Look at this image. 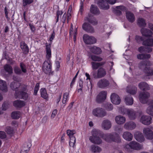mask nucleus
<instances>
[{
    "instance_id": "412c9836",
    "label": "nucleus",
    "mask_w": 153,
    "mask_h": 153,
    "mask_svg": "<svg viewBox=\"0 0 153 153\" xmlns=\"http://www.w3.org/2000/svg\"><path fill=\"white\" fill-rule=\"evenodd\" d=\"M85 20L94 25H96L98 23L97 21L96 18L91 16V14H88V17H85Z\"/></svg>"
},
{
    "instance_id": "6e6d98bb",
    "label": "nucleus",
    "mask_w": 153,
    "mask_h": 153,
    "mask_svg": "<svg viewBox=\"0 0 153 153\" xmlns=\"http://www.w3.org/2000/svg\"><path fill=\"white\" fill-rule=\"evenodd\" d=\"M39 83H37L36 85L35 86L34 90V93L33 95H36L37 94V92L39 89Z\"/></svg>"
},
{
    "instance_id": "0e129e2a",
    "label": "nucleus",
    "mask_w": 153,
    "mask_h": 153,
    "mask_svg": "<svg viewBox=\"0 0 153 153\" xmlns=\"http://www.w3.org/2000/svg\"><path fill=\"white\" fill-rule=\"evenodd\" d=\"M7 60L8 61V62L10 64L13 65L16 62L13 60L12 58H9Z\"/></svg>"
},
{
    "instance_id": "c03bdc74",
    "label": "nucleus",
    "mask_w": 153,
    "mask_h": 153,
    "mask_svg": "<svg viewBox=\"0 0 153 153\" xmlns=\"http://www.w3.org/2000/svg\"><path fill=\"white\" fill-rule=\"evenodd\" d=\"M91 52L94 53L96 54H100L102 51L101 49L99 48L96 46H94L91 49Z\"/></svg>"
},
{
    "instance_id": "09e8293b",
    "label": "nucleus",
    "mask_w": 153,
    "mask_h": 153,
    "mask_svg": "<svg viewBox=\"0 0 153 153\" xmlns=\"http://www.w3.org/2000/svg\"><path fill=\"white\" fill-rule=\"evenodd\" d=\"M5 131L8 134L13 135L14 133V129L13 127L7 126L5 128Z\"/></svg>"
},
{
    "instance_id": "8fccbe9b",
    "label": "nucleus",
    "mask_w": 153,
    "mask_h": 153,
    "mask_svg": "<svg viewBox=\"0 0 153 153\" xmlns=\"http://www.w3.org/2000/svg\"><path fill=\"white\" fill-rule=\"evenodd\" d=\"M89 57L94 61H100L102 60V59L100 57L94 55H90Z\"/></svg>"
},
{
    "instance_id": "dca6fc26",
    "label": "nucleus",
    "mask_w": 153,
    "mask_h": 153,
    "mask_svg": "<svg viewBox=\"0 0 153 153\" xmlns=\"http://www.w3.org/2000/svg\"><path fill=\"white\" fill-rule=\"evenodd\" d=\"M152 65L151 62L149 60L142 61L140 62L138 65L139 68L140 69H145V67H147V66H150Z\"/></svg>"
},
{
    "instance_id": "338daca9",
    "label": "nucleus",
    "mask_w": 153,
    "mask_h": 153,
    "mask_svg": "<svg viewBox=\"0 0 153 153\" xmlns=\"http://www.w3.org/2000/svg\"><path fill=\"white\" fill-rule=\"evenodd\" d=\"M67 100V93H65L63 95V99L62 101V103L64 104H66Z\"/></svg>"
},
{
    "instance_id": "3c124183",
    "label": "nucleus",
    "mask_w": 153,
    "mask_h": 153,
    "mask_svg": "<svg viewBox=\"0 0 153 153\" xmlns=\"http://www.w3.org/2000/svg\"><path fill=\"white\" fill-rule=\"evenodd\" d=\"M91 150L94 152H100L101 151V149L98 146L93 145L91 146Z\"/></svg>"
},
{
    "instance_id": "f8f14e48",
    "label": "nucleus",
    "mask_w": 153,
    "mask_h": 153,
    "mask_svg": "<svg viewBox=\"0 0 153 153\" xmlns=\"http://www.w3.org/2000/svg\"><path fill=\"white\" fill-rule=\"evenodd\" d=\"M107 92L106 91H101L97 96L96 98V101L98 103H101L103 102L105 100Z\"/></svg>"
},
{
    "instance_id": "6ab92c4d",
    "label": "nucleus",
    "mask_w": 153,
    "mask_h": 153,
    "mask_svg": "<svg viewBox=\"0 0 153 153\" xmlns=\"http://www.w3.org/2000/svg\"><path fill=\"white\" fill-rule=\"evenodd\" d=\"M141 33L143 36L147 38H150L152 36L153 33L150 30L143 28L140 30Z\"/></svg>"
},
{
    "instance_id": "7ed1b4c3",
    "label": "nucleus",
    "mask_w": 153,
    "mask_h": 153,
    "mask_svg": "<svg viewBox=\"0 0 153 153\" xmlns=\"http://www.w3.org/2000/svg\"><path fill=\"white\" fill-rule=\"evenodd\" d=\"M103 138L105 141L108 142L113 141L119 143L120 141L119 135L116 133L105 134L103 135Z\"/></svg>"
},
{
    "instance_id": "f704fd0d",
    "label": "nucleus",
    "mask_w": 153,
    "mask_h": 153,
    "mask_svg": "<svg viewBox=\"0 0 153 153\" xmlns=\"http://www.w3.org/2000/svg\"><path fill=\"white\" fill-rule=\"evenodd\" d=\"M105 64V62H91V64L92 65V68L93 70L97 69L99 67L102 66Z\"/></svg>"
},
{
    "instance_id": "393cba45",
    "label": "nucleus",
    "mask_w": 153,
    "mask_h": 153,
    "mask_svg": "<svg viewBox=\"0 0 153 153\" xmlns=\"http://www.w3.org/2000/svg\"><path fill=\"white\" fill-rule=\"evenodd\" d=\"M102 126L105 130H108L111 127V123L109 120H105L102 123Z\"/></svg>"
},
{
    "instance_id": "39448f33",
    "label": "nucleus",
    "mask_w": 153,
    "mask_h": 153,
    "mask_svg": "<svg viewBox=\"0 0 153 153\" xmlns=\"http://www.w3.org/2000/svg\"><path fill=\"white\" fill-rule=\"evenodd\" d=\"M20 67L16 66L13 67L14 71L16 74L21 75L23 74L22 73L25 74L27 73V67L25 63L21 62L20 63Z\"/></svg>"
},
{
    "instance_id": "4d7b16f0",
    "label": "nucleus",
    "mask_w": 153,
    "mask_h": 153,
    "mask_svg": "<svg viewBox=\"0 0 153 153\" xmlns=\"http://www.w3.org/2000/svg\"><path fill=\"white\" fill-rule=\"evenodd\" d=\"M105 108L108 111L111 110L113 109L112 105L109 103H107L105 105Z\"/></svg>"
},
{
    "instance_id": "603ef678",
    "label": "nucleus",
    "mask_w": 153,
    "mask_h": 153,
    "mask_svg": "<svg viewBox=\"0 0 153 153\" xmlns=\"http://www.w3.org/2000/svg\"><path fill=\"white\" fill-rule=\"evenodd\" d=\"M55 35V33L54 30H53V32L51 34V35L50 36V43L48 44V43H46L45 44V45H46H46H49V44L50 45V49H51V45L52 44V40L54 39Z\"/></svg>"
},
{
    "instance_id": "c85d7f7f",
    "label": "nucleus",
    "mask_w": 153,
    "mask_h": 153,
    "mask_svg": "<svg viewBox=\"0 0 153 153\" xmlns=\"http://www.w3.org/2000/svg\"><path fill=\"white\" fill-rule=\"evenodd\" d=\"M137 88L134 86H128L126 89L127 93L132 95L135 94L137 92Z\"/></svg>"
},
{
    "instance_id": "a18cd8bd",
    "label": "nucleus",
    "mask_w": 153,
    "mask_h": 153,
    "mask_svg": "<svg viewBox=\"0 0 153 153\" xmlns=\"http://www.w3.org/2000/svg\"><path fill=\"white\" fill-rule=\"evenodd\" d=\"M144 72L148 75H153V69L150 67H145Z\"/></svg>"
},
{
    "instance_id": "20e7f679",
    "label": "nucleus",
    "mask_w": 153,
    "mask_h": 153,
    "mask_svg": "<svg viewBox=\"0 0 153 153\" xmlns=\"http://www.w3.org/2000/svg\"><path fill=\"white\" fill-rule=\"evenodd\" d=\"M92 136L90 137L89 139L92 143L97 144H100L102 142L101 140L99 137L100 132L98 131L94 130L92 131Z\"/></svg>"
},
{
    "instance_id": "cd10ccee",
    "label": "nucleus",
    "mask_w": 153,
    "mask_h": 153,
    "mask_svg": "<svg viewBox=\"0 0 153 153\" xmlns=\"http://www.w3.org/2000/svg\"><path fill=\"white\" fill-rule=\"evenodd\" d=\"M126 16L127 19L130 22L132 23L135 21V17L134 15L131 12L129 11L126 12Z\"/></svg>"
},
{
    "instance_id": "72a5a7b5",
    "label": "nucleus",
    "mask_w": 153,
    "mask_h": 153,
    "mask_svg": "<svg viewBox=\"0 0 153 153\" xmlns=\"http://www.w3.org/2000/svg\"><path fill=\"white\" fill-rule=\"evenodd\" d=\"M123 137L128 141H131L133 138V135L130 132L128 131L125 132L123 135Z\"/></svg>"
},
{
    "instance_id": "a878e982",
    "label": "nucleus",
    "mask_w": 153,
    "mask_h": 153,
    "mask_svg": "<svg viewBox=\"0 0 153 153\" xmlns=\"http://www.w3.org/2000/svg\"><path fill=\"white\" fill-rule=\"evenodd\" d=\"M143 45L152 47L153 46V36L143 41L142 43Z\"/></svg>"
},
{
    "instance_id": "bf43d9fd",
    "label": "nucleus",
    "mask_w": 153,
    "mask_h": 153,
    "mask_svg": "<svg viewBox=\"0 0 153 153\" xmlns=\"http://www.w3.org/2000/svg\"><path fill=\"white\" fill-rule=\"evenodd\" d=\"M72 10V6L70 5L68 10V20L69 19H70V16H71Z\"/></svg>"
},
{
    "instance_id": "5fc2aeb1",
    "label": "nucleus",
    "mask_w": 153,
    "mask_h": 153,
    "mask_svg": "<svg viewBox=\"0 0 153 153\" xmlns=\"http://www.w3.org/2000/svg\"><path fill=\"white\" fill-rule=\"evenodd\" d=\"M135 39L136 42L139 44L142 41L143 42L144 41L143 38L142 36H136Z\"/></svg>"
},
{
    "instance_id": "49530a36",
    "label": "nucleus",
    "mask_w": 153,
    "mask_h": 153,
    "mask_svg": "<svg viewBox=\"0 0 153 153\" xmlns=\"http://www.w3.org/2000/svg\"><path fill=\"white\" fill-rule=\"evenodd\" d=\"M20 112L19 111H14L12 112L11 117L13 119H17L19 118L20 117Z\"/></svg>"
},
{
    "instance_id": "0eeeda50",
    "label": "nucleus",
    "mask_w": 153,
    "mask_h": 153,
    "mask_svg": "<svg viewBox=\"0 0 153 153\" xmlns=\"http://www.w3.org/2000/svg\"><path fill=\"white\" fill-rule=\"evenodd\" d=\"M92 113L94 116L98 117H102L106 114L104 109L100 107L94 109Z\"/></svg>"
},
{
    "instance_id": "2f4dec72",
    "label": "nucleus",
    "mask_w": 153,
    "mask_h": 153,
    "mask_svg": "<svg viewBox=\"0 0 153 153\" xmlns=\"http://www.w3.org/2000/svg\"><path fill=\"white\" fill-rule=\"evenodd\" d=\"M115 120L118 124H122L125 122L126 118L122 116L118 115L115 117Z\"/></svg>"
},
{
    "instance_id": "f257e3e1",
    "label": "nucleus",
    "mask_w": 153,
    "mask_h": 153,
    "mask_svg": "<svg viewBox=\"0 0 153 153\" xmlns=\"http://www.w3.org/2000/svg\"><path fill=\"white\" fill-rule=\"evenodd\" d=\"M46 58L43 64L42 69L43 72L46 74L49 75L52 74L53 72H51L52 66L50 58L51 56V50L50 49V45H46Z\"/></svg>"
},
{
    "instance_id": "5701e85b",
    "label": "nucleus",
    "mask_w": 153,
    "mask_h": 153,
    "mask_svg": "<svg viewBox=\"0 0 153 153\" xmlns=\"http://www.w3.org/2000/svg\"><path fill=\"white\" fill-rule=\"evenodd\" d=\"M136 124L133 121H130L126 123L124 126L125 128L127 130H132L135 128Z\"/></svg>"
},
{
    "instance_id": "4468645a",
    "label": "nucleus",
    "mask_w": 153,
    "mask_h": 153,
    "mask_svg": "<svg viewBox=\"0 0 153 153\" xmlns=\"http://www.w3.org/2000/svg\"><path fill=\"white\" fill-rule=\"evenodd\" d=\"M83 29L87 32L90 33H93L95 32L94 28L88 23H84L82 25Z\"/></svg>"
},
{
    "instance_id": "e2e57ef3",
    "label": "nucleus",
    "mask_w": 153,
    "mask_h": 153,
    "mask_svg": "<svg viewBox=\"0 0 153 153\" xmlns=\"http://www.w3.org/2000/svg\"><path fill=\"white\" fill-rule=\"evenodd\" d=\"M13 79L14 81L17 82H19L21 81L22 79L20 77L15 76H13Z\"/></svg>"
},
{
    "instance_id": "f3484780",
    "label": "nucleus",
    "mask_w": 153,
    "mask_h": 153,
    "mask_svg": "<svg viewBox=\"0 0 153 153\" xmlns=\"http://www.w3.org/2000/svg\"><path fill=\"white\" fill-rule=\"evenodd\" d=\"M140 121L144 125H149L152 122V118L150 116H143L141 117Z\"/></svg>"
},
{
    "instance_id": "c9c22d12",
    "label": "nucleus",
    "mask_w": 153,
    "mask_h": 153,
    "mask_svg": "<svg viewBox=\"0 0 153 153\" xmlns=\"http://www.w3.org/2000/svg\"><path fill=\"white\" fill-rule=\"evenodd\" d=\"M134 137L136 140L140 142H142L144 140V137L142 133L137 132Z\"/></svg>"
},
{
    "instance_id": "2eb2a0df",
    "label": "nucleus",
    "mask_w": 153,
    "mask_h": 153,
    "mask_svg": "<svg viewBox=\"0 0 153 153\" xmlns=\"http://www.w3.org/2000/svg\"><path fill=\"white\" fill-rule=\"evenodd\" d=\"M143 133L147 139L152 140L153 139V132L149 128H144L143 129Z\"/></svg>"
},
{
    "instance_id": "ea45409f",
    "label": "nucleus",
    "mask_w": 153,
    "mask_h": 153,
    "mask_svg": "<svg viewBox=\"0 0 153 153\" xmlns=\"http://www.w3.org/2000/svg\"><path fill=\"white\" fill-rule=\"evenodd\" d=\"M138 86L141 90L143 91L149 90L150 89L148 85L145 82H140Z\"/></svg>"
},
{
    "instance_id": "aec40b11",
    "label": "nucleus",
    "mask_w": 153,
    "mask_h": 153,
    "mask_svg": "<svg viewBox=\"0 0 153 153\" xmlns=\"http://www.w3.org/2000/svg\"><path fill=\"white\" fill-rule=\"evenodd\" d=\"M20 47L24 54L27 55L28 53L29 48L26 44L23 41L20 43Z\"/></svg>"
},
{
    "instance_id": "4be33fe9",
    "label": "nucleus",
    "mask_w": 153,
    "mask_h": 153,
    "mask_svg": "<svg viewBox=\"0 0 153 153\" xmlns=\"http://www.w3.org/2000/svg\"><path fill=\"white\" fill-rule=\"evenodd\" d=\"M107 2L103 0H100L98 1L97 4L100 8L104 10H108L109 8V7L108 3V2L107 1Z\"/></svg>"
},
{
    "instance_id": "13d9d810",
    "label": "nucleus",
    "mask_w": 153,
    "mask_h": 153,
    "mask_svg": "<svg viewBox=\"0 0 153 153\" xmlns=\"http://www.w3.org/2000/svg\"><path fill=\"white\" fill-rule=\"evenodd\" d=\"M8 105L9 104L7 102H4L2 105V110L4 111L6 110L8 108Z\"/></svg>"
},
{
    "instance_id": "58836bf2",
    "label": "nucleus",
    "mask_w": 153,
    "mask_h": 153,
    "mask_svg": "<svg viewBox=\"0 0 153 153\" xmlns=\"http://www.w3.org/2000/svg\"><path fill=\"white\" fill-rule=\"evenodd\" d=\"M150 54H139L137 55V58L139 59H146L151 58Z\"/></svg>"
},
{
    "instance_id": "f03ea898",
    "label": "nucleus",
    "mask_w": 153,
    "mask_h": 153,
    "mask_svg": "<svg viewBox=\"0 0 153 153\" xmlns=\"http://www.w3.org/2000/svg\"><path fill=\"white\" fill-rule=\"evenodd\" d=\"M142 148L140 144L135 141L131 142L129 144H126L124 146V150L128 152H131L132 149L139 150Z\"/></svg>"
},
{
    "instance_id": "473e14b6",
    "label": "nucleus",
    "mask_w": 153,
    "mask_h": 153,
    "mask_svg": "<svg viewBox=\"0 0 153 153\" xmlns=\"http://www.w3.org/2000/svg\"><path fill=\"white\" fill-rule=\"evenodd\" d=\"M90 12L92 14L96 15H98L100 13L99 9L97 6L95 5H91L90 8Z\"/></svg>"
},
{
    "instance_id": "680f3d73",
    "label": "nucleus",
    "mask_w": 153,
    "mask_h": 153,
    "mask_svg": "<svg viewBox=\"0 0 153 153\" xmlns=\"http://www.w3.org/2000/svg\"><path fill=\"white\" fill-rule=\"evenodd\" d=\"M6 135L5 132L3 131H0V138L4 139L6 137Z\"/></svg>"
},
{
    "instance_id": "6e6552de",
    "label": "nucleus",
    "mask_w": 153,
    "mask_h": 153,
    "mask_svg": "<svg viewBox=\"0 0 153 153\" xmlns=\"http://www.w3.org/2000/svg\"><path fill=\"white\" fill-rule=\"evenodd\" d=\"M150 96V94L147 92L143 91L140 93L139 95L140 101L143 104L146 103Z\"/></svg>"
},
{
    "instance_id": "423d86ee",
    "label": "nucleus",
    "mask_w": 153,
    "mask_h": 153,
    "mask_svg": "<svg viewBox=\"0 0 153 153\" xmlns=\"http://www.w3.org/2000/svg\"><path fill=\"white\" fill-rule=\"evenodd\" d=\"M91 74L94 78L95 79L101 78L106 76V71L105 69L101 67L98 69L97 72L95 71H93Z\"/></svg>"
},
{
    "instance_id": "1a4fd4ad",
    "label": "nucleus",
    "mask_w": 153,
    "mask_h": 153,
    "mask_svg": "<svg viewBox=\"0 0 153 153\" xmlns=\"http://www.w3.org/2000/svg\"><path fill=\"white\" fill-rule=\"evenodd\" d=\"M109 81L106 79L100 80L97 82V85L100 88L104 89L107 88L109 85Z\"/></svg>"
},
{
    "instance_id": "774afa93",
    "label": "nucleus",
    "mask_w": 153,
    "mask_h": 153,
    "mask_svg": "<svg viewBox=\"0 0 153 153\" xmlns=\"http://www.w3.org/2000/svg\"><path fill=\"white\" fill-rule=\"evenodd\" d=\"M62 14V13L60 11L58 10L57 12L56 16V22H57L59 20V16L61 15Z\"/></svg>"
},
{
    "instance_id": "4c0bfd02",
    "label": "nucleus",
    "mask_w": 153,
    "mask_h": 153,
    "mask_svg": "<svg viewBox=\"0 0 153 153\" xmlns=\"http://www.w3.org/2000/svg\"><path fill=\"white\" fill-rule=\"evenodd\" d=\"M125 101L127 105H131L133 103V99L130 95H128L125 97Z\"/></svg>"
},
{
    "instance_id": "c756f323",
    "label": "nucleus",
    "mask_w": 153,
    "mask_h": 153,
    "mask_svg": "<svg viewBox=\"0 0 153 153\" xmlns=\"http://www.w3.org/2000/svg\"><path fill=\"white\" fill-rule=\"evenodd\" d=\"M13 105L16 107L21 108L25 105V102L21 100H17L14 101Z\"/></svg>"
},
{
    "instance_id": "69168bd1",
    "label": "nucleus",
    "mask_w": 153,
    "mask_h": 153,
    "mask_svg": "<svg viewBox=\"0 0 153 153\" xmlns=\"http://www.w3.org/2000/svg\"><path fill=\"white\" fill-rule=\"evenodd\" d=\"M116 8L122 11H125L126 10V7L123 5L117 6L116 7Z\"/></svg>"
},
{
    "instance_id": "052dcab7",
    "label": "nucleus",
    "mask_w": 153,
    "mask_h": 153,
    "mask_svg": "<svg viewBox=\"0 0 153 153\" xmlns=\"http://www.w3.org/2000/svg\"><path fill=\"white\" fill-rule=\"evenodd\" d=\"M114 12L117 16H120L122 14L121 11L116 7L114 9Z\"/></svg>"
},
{
    "instance_id": "9b49d317",
    "label": "nucleus",
    "mask_w": 153,
    "mask_h": 153,
    "mask_svg": "<svg viewBox=\"0 0 153 153\" xmlns=\"http://www.w3.org/2000/svg\"><path fill=\"white\" fill-rule=\"evenodd\" d=\"M75 133L74 130H68V135L69 136L70 139L69 145L70 146H73L76 142V139L74 136V134Z\"/></svg>"
},
{
    "instance_id": "e433bc0d",
    "label": "nucleus",
    "mask_w": 153,
    "mask_h": 153,
    "mask_svg": "<svg viewBox=\"0 0 153 153\" xmlns=\"http://www.w3.org/2000/svg\"><path fill=\"white\" fill-rule=\"evenodd\" d=\"M0 90L5 92H7V88L5 81L2 80H0Z\"/></svg>"
},
{
    "instance_id": "37998d69",
    "label": "nucleus",
    "mask_w": 153,
    "mask_h": 153,
    "mask_svg": "<svg viewBox=\"0 0 153 153\" xmlns=\"http://www.w3.org/2000/svg\"><path fill=\"white\" fill-rule=\"evenodd\" d=\"M30 146V145L29 146L27 143L24 144L20 153H27L29 151Z\"/></svg>"
},
{
    "instance_id": "79ce46f5",
    "label": "nucleus",
    "mask_w": 153,
    "mask_h": 153,
    "mask_svg": "<svg viewBox=\"0 0 153 153\" xmlns=\"http://www.w3.org/2000/svg\"><path fill=\"white\" fill-rule=\"evenodd\" d=\"M4 70L9 74H11L13 73V69L12 67L9 64H6L4 66Z\"/></svg>"
},
{
    "instance_id": "b1692460",
    "label": "nucleus",
    "mask_w": 153,
    "mask_h": 153,
    "mask_svg": "<svg viewBox=\"0 0 153 153\" xmlns=\"http://www.w3.org/2000/svg\"><path fill=\"white\" fill-rule=\"evenodd\" d=\"M21 84V83L12 82L10 84V87L12 90L15 91V92H17Z\"/></svg>"
},
{
    "instance_id": "864d4df0",
    "label": "nucleus",
    "mask_w": 153,
    "mask_h": 153,
    "mask_svg": "<svg viewBox=\"0 0 153 153\" xmlns=\"http://www.w3.org/2000/svg\"><path fill=\"white\" fill-rule=\"evenodd\" d=\"M34 0H22V5L23 7H25L28 5L32 3Z\"/></svg>"
},
{
    "instance_id": "ddd939ff",
    "label": "nucleus",
    "mask_w": 153,
    "mask_h": 153,
    "mask_svg": "<svg viewBox=\"0 0 153 153\" xmlns=\"http://www.w3.org/2000/svg\"><path fill=\"white\" fill-rule=\"evenodd\" d=\"M15 96L16 98L23 99L26 100L28 97V94L22 91H19L15 92Z\"/></svg>"
},
{
    "instance_id": "de8ad7c7",
    "label": "nucleus",
    "mask_w": 153,
    "mask_h": 153,
    "mask_svg": "<svg viewBox=\"0 0 153 153\" xmlns=\"http://www.w3.org/2000/svg\"><path fill=\"white\" fill-rule=\"evenodd\" d=\"M138 25L140 27H145L146 24L144 19L142 18H139L137 20Z\"/></svg>"
},
{
    "instance_id": "bb28decb",
    "label": "nucleus",
    "mask_w": 153,
    "mask_h": 153,
    "mask_svg": "<svg viewBox=\"0 0 153 153\" xmlns=\"http://www.w3.org/2000/svg\"><path fill=\"white\" fill-rule=\"evenodd\" d=\"M149 106L147 108L146 112L149 115H153V100L150 101L149 103Z\"/></svg>"
},
{
    "instance_id": "a19ab883",
    "label": "nucleus",
    "mask_w": 153,
    "mask_h": 153,
    "mask_svg": "<svg viewBox=\"0 0 153 153\" xmlns=\"http://www.w3.org/2000/svg\"><path fill=\"white\" fill-rule=\"evenodd\" d=\"M41 97L44 99L47 100L48 98V95L47 93L46 89L45 88H42L40 90Z\"/></svg>"
},
{
    "instance_id": "7c9ffc66",
    "label": "nucleus",
    "mask_w": 153,
    "mask_h": 153,
    "mask_svg": "<svg viewBox=\"0 0 153 153\" xmlns=\"http://www.w3.org/2000/svg\"><path fill=\"white\" fill-rule=\"evenodd\" d=\"M127 114L131 120H133L136 117V113L133 110L128 109L127 110Z\"/></svg>"
},
{
    "instance_id": "9d476101",
    "label": "nucleus",
    "mask_w": 153,
    "mask_h": 153,
    "mask_svg": "<svg viewBox=\"0 0 153 153\" xmlns=\"http://www.w3.org/2000/svg\"><path fill=\"white\" fill-rule=\"evenodd\" d=\"M83 38L84 42L87 44H92L96 42V39L94 37L87 34H84Z\"/></svg>"
},
{
    "instance_id": "a211bd4d",
    "label": "nucleus",
    "mask_w": 153,
    "mask_h": 153,
    "mask_svg": "<svg viewBox=\"0 0 153 153\" xmlns=\"http://www.w3.org/2000/svg\"><path fill=\"white\" fill-rule=\"evenodd\" d=\"M112 103L115 105H118L120 102V99L119 96L115 93L112 94L110 97Z\"/></svg>"
}]
</instances>
